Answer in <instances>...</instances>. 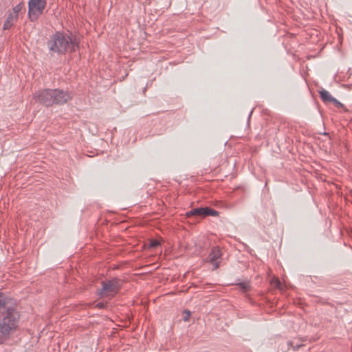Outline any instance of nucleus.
<instances>
[{
	"label": "nucleus",
	"mask_w": 352,
	"mask_h": 352,
	"mask_svg": "<svg viewBox=\"0 0 352 352\" xmlns=\"http://www.w3.org/2000/svg\"><path fill=\"white\" fill-rule=\"evenodd\" d=\"M221 257V251L218 247H214L210 253L208 261L214 265V269L216 270L219 267L220 261Z\"/></svg>",
	"instance_id": "7"
},
{
	"label": "nucleus",
	"mask_w": 352,
	"mask_h": 352,
	"mask_svg": "<svg viewBox=\"0 0 352 352\" xmlns=\"http://www.w3.org/2000/svg\"><path fill=\"white\" fill-rule=\"evenodd\" d=\"M219 212L212 208H210L209 207H205V208H192L190 211L186 212V217H205L207 216H213V217H217L219 216Z\"/></svg>",
	"instance_id": "6"
},
{
	"label": "nucleus",
	"mask_w": 352,
	"mask_h": 352,
	"mask_svg": "<svg viewBox=\"0 0 352 352\" xmlns=\"http://www.w3.org/2000/svg\"><path fill=\"white\" fill-rule=\"evenodd\" d=\"M102 288L98 291V295L104 296H113L121 287V280L118 278H113L107 281H102Z\"/></svg>",
	"instance_id": "4"
},
{
	"label": "nucleus",
	"mask_w": 352,
	"mask_h": 352,
	"mask_svg": "<svg viewBox=\"0 0 352 352\" xmlns=\"http://www.w3.org/2000/svg\"><path fill=\"white\" fill-rule=\"evenodd\" d=\"M46 6L45 0H30L28 2L30 19L33 21L38 19Z\"/></svg>",
	"instance_id": "5"
},
{
	"label": "nucleus",
	"mask_w": 352,
	"mask_h": 352,
	"mask_svg": "<svg viewBox=\"0 0 352 352\" xmlns=\"http://www.w3.org/2000/svg\"><path fill=\"white\" fill-rule=\"evenodd\" d=\"M239 285L240 287V289L244 292H247L250 288L249 284L246 283H239Z\"/></svg>",
	"instance_id": "13"
},
{
	"label": "nucleus",
	"mask_w": 352,
	"mask_h": 352,
	"mask_svg": "<svg viewBox=\"0 0 352 352\" xmlns=\"http://www.w3.org/2000/svg\"><path fill=\"white\" fill-rule=\"evenodd\" d=\"M78 40L76 36L63 32H56L47 41L50 51L58 54L74 52L78 47Z\"/></svg>",
	"instance_id": "1"
},
{
	"label": "nucleus",
	"mask_w": 352,
	"mask_h": 352,
	"mask_svg": "<svg viewBox=\"0 0 352 352\" xmlns=\"http://www.w3.org/2000/svg\"><path fill=\"white\" fill-rule=\"evenodd\" d=\"M184 314L185 315L184 317V321H188L189 318L190 316V311H188V310H185L184 311Z\"/></svg>",
	"instance_id": "16"
},
{
	"label": "nucleus",
	"mask_w": 352,
	"mask_h": 352,
	"mask_svg": "<svg viewBox=\"0 0 352 352\" xmlns=\"http://www.w3.org/2000/svg\"><path fill=\"white\" fill-rule=\"evenodd\" d=\"M288 345H290L294 349V350H296L303 346L302 343L295 342L294 340L288 342Z\"/></svg>",
	"instance_id": "11"
},
{
	"label": "nucleus",
	"mask_w": 352,
	"mask_h": 352,
	"mask_svg": "<svg viewBox=\"0 0 352 352\" xmlns=\"http://www.w3.org/2000/svg\"><path fill=\"white\" fill-rule=\"evenodd\" d=\"M272 283L276 288L280 289L281 283H280V280L278 278H274L272 280Z\"/></svg>",
	"instance_id": "14"
},
{
	"label": "nucleus",
	"mask_w": 352,
	"mask_h": 352,
	"mask_svg": "<svg viewBox=\"0 0 352 352\" xmlns=\"http://www.w3.org/2000/svg\"><path fill=\"white\" fill-rule=\"evenodd\" d=\"M19 314L15 309H8L0 318V344L8 340L18 327Z\"/></svg>",
	"instance_id": "3"
},
{
	"label": "nucleus",
	"mask_w": 352,
	"mask_h": 352,
	"mask_svg": "<svg viewBox=\"0 0 352 352\" xmlns=\"http://www.w3.org/2000/svg\"><path fill=\"white\" fill-rule=\"evenodd\" d=\"M24 5L23 3H21L18 5H16L14 8H13V12H10L11 14H16V16H18V14L21 11L22 8H23Z\"/></svg>",
	"instance_id": "12"
},
{
	"label": "nucleus",
	"mask_w": 352,
	"mask_h": 352,
	"mask_svg": "<svg viewBox=\"0 0 352 352\" xmlns=\"http://www.w3.org/2000/svg\"><path fill=\"white\" fill-rule=\"evenodd\" d=\"M18 16L16 14L10 13L3 24V30L10 29L14 25V23L16 22Z\"/></svg>",
	"instance_id": "9"
},
{
	"label": "nucleus",
	"mask_w": 352,
	"mask_h": 352,
	"mask_svg": "<svg viewBox=\"0 0 352 352\" xmlns=\"http://www.w3.org/2000/svg\"><path fill=\"white\" fill-rule=\"evenodd\" d=\"M160 245V241L154 239L151 241L150 247L151 248H156V247L159 246Z\"/></svg>",
	"instance_id": "15"
},
{
	"label": "nucleus",
	"mask_w": 352,
	"mask_h": 352,
	"mask_svg": "<svg viewBox=\"0 0 352 352\" xmlns=\"http://www.w3.org/2000/svg\"><path fill=\"white\" fill-rule=\"evenodd\" d=\"M319 94L320 96L321 99L324 102L329 103L331 102L333 103L336 107H342V104L340 103L337 99L333 98L329 91L324 89H321L319 91Z\"/></svg>",
	"instance_id": "8"
},
{
	"label": "nucleus",
	"mask_w": 352,
	"mask_h": 352,
	"mask_svg": "<svg viewBox=\"0 0 352 352\" xmlns=\"http://www.w3.org/2000/svg\"><path fill=\"white\" fill-rule=\"evenodd\" d=\"M96 307H98V308H104V303H102V302H98L97 305H96Z\"/></svg>",
	"instance_id": "17"
},
{
	"label": "nucleus",
	"mask_w": 352,
	"mask_h": 352,
	"mask_svg": "<svg viewBox=\"0 0 352 352\" xmlns=\"http://www.w3.org/2000/svg\"><path fill=\"white\" fill-rule=\"evenodd\" d=\"M33 99L36 102L42 104L46 107L53 104H62L72 99V96L67 91L62 89H43L35 92Z\"/></svg>",
	"instance_id": "2"
},
{
	"label": "nucleus",
	"mask_w": 352,
	"mask_h": 352,
	"mask_svg": "<svg viewBox=\"0 0 352 352\" xmlns=\"http://www.w3.org/2000/svg\"><path fill=\"white\" fill-rule=\"evenodd\" d=\"M7 304L8 298L6 297L4 294H0V312L3 309H6V312L7 310L10 309L9 307H7Z\"/></svg>",
	"instance_id": "10"
}]
</instances>
